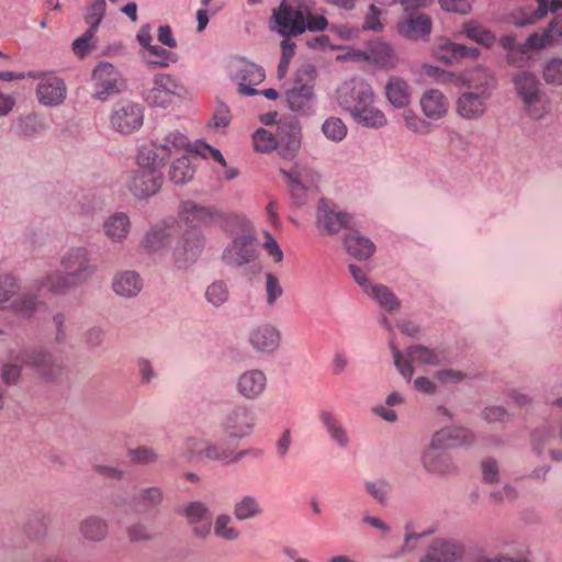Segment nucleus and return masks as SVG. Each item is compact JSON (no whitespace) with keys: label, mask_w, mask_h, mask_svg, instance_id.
Segmentation results:
<instances>
[{"label":"nucleus","mask_w":562,"mask_h":562,"mask_svg":"<svg viewBox=\"0 0 562 562\" xmlns=\"http://www.w3.org/2000/svg\"><path fill=\"white\" fill-rule=\"evenodd\" d=\"M18 290L19 284L14 276H0V311L5 307V303H8L13 297V295L16 294Z\"/></svg>","instance_id":"nucleus-59"},{"label":"nucleus","mask_w":562,"mask_h":562,"mask_svg":"<svg viewBox=\"0 0 562 562\" xmlns=\"http://www.w3.org/2000/svg\"><path fill=\"white\" fill-rule=\"evenodd\" d=\"M431 440L435 447L452 448L472 443L474 436L467 428L452 426L437 431Z\"/></svg>","instance_id":"nucleus-34"},{"label":"nucleus","mask_w":562,"mask_h":562,"mask_svg":"<svg viewBox=\"0 0 562 562\" xmlns=\"http://www.w3.org/2000/svg\"><path fill=\"white\" fill-rule=\"evenodd\" d=\"M281 173L290 188L291 198L296 206H302L307 201V192L316 189L319 175L311 166L295 162L291 168H280Z\"/></svg>","instance_id":"nucleus-7"},{"label":"nucleus","mask_w":562,"mask_h":562,"mask_svg":"<svg viewBox=\"0 0 562 562\" xmlns=\"http://www.w3.org/2000/svg\"><path fill=\"white\" fill-rule=\"evenodd\" d=\"M369 296L374 299L380 306L389 312H394L400 308V301L395 294L383 284H375L367 293Z\"/></svg>","instance_id":"nucleus-50"},{"label":"nucleus","mask_w":562,"mask_h":562,"mask_svg":"<svg viewBox=\"0 0 562 562\" xmlns=\"http://www.w3.org/2000/svg\"><path fill=\"white\" fill-rule=\"evenodd\" d=\"M339 105L352 116L361 108L375 101L374 92L363 80L345 82L337 92Z\"/></svg>","instance_id":"nucleus-15"},{"label":"nucleus","mask_w":562,"mask_h":562,"mask_svg":"<svg viewBox=\"0 0 562 562\" xmlns=\"http://www.w3.org/2000/svg\"><path fill=\"white\" fill-rule=\"evenodd\" d=\"M443 448L432 446V440L428 448L422 454L424 469L436 475H446L454 471V464L451 458L442 452Z\"/></svg>","instance_id":"nucleus-30"},{"label":"nucleus","mask_w":562,"mask_h":562,"mask_svg":"<svg viewBox=\"0 0 562 562\" xmlns=\"http://www.w3.org/2000/svg\"><path fill=\"white\" fill-rule=\"evenodd\" d=\"M432 56L445 63L452 64L463 58L476 59L479 56V49L468 47L463 44H457L449 38H439L431 49Z\"/></svg>","instance_id":"nucleus-25"},{"label":"nucleus","mask_w":562,"mask_h":562,"mask_svg":"<svg viewBox=\"0 0 562 562\" xmlns=\"http://www.w3.org/2000/svg\"><path fill=\"white\" fill-rule=\"evenodd\" d=\"M462 33L470 40L490 47L495 42L494 34L475 22H467L462 26Z\"/></svg>","instance_id":"nucleus-51"},{"label":"nucleus","mask_w":562,"mask_h":562,"mask_svg":"<svg viewBox=\"0 0 562 562\" xmlns=\"http://www.w3.org/2000/svg\"><path fill=\"white\" fill-rule=\"evenodd\" d=\"M351 216L339 211L336 205L322 199L317 205L316 227L321 235H335L340 229L349 227Z\"/></svg>","instance_id":"nucleus-18"},{"label":"nucleus","mask_w":562,"mask_h":562,"mask_svg":"<svg viewBox=\"0 0 562 562\" xmlns=\"http://www.w3.org/2000/svg\"><path fill=\"white\" fill-rule=\"evenodd\" d=\"M229 214L221 213L214 206H206L194 201L187 200L180 203L178 209L179 221L189 228L196 229L217 224L224 228V222Z\"/></svg>","instance_id":"nucleus-8"},{"label":"nucleus","mask_w":562,"mask_h":562,"mask_svg":"<svg viewBox=\"0 0 562 562\" xmlns=\"http://www.w3.org/2000/svg\"><path fill=\"white\" fill-rule=\"evenodd\" d=\"M374 102L368 103L366 106L357 111L351 119L359 125L368 128H381L387 124L385 113L379 109Z\"/></svg>","instance_id":"nucleus-45"},{"label":"nucleus","mask_w":562,"mask_h":562,"mask_svg":"<svg viewBox=\"0 0 562 562\" xmlns=\"http://www.w3.org/2000/svg\"><path fill=\"white\" fill-rule=\"evenodd\" d=\"M419 109L429 121H440L447 116L450 109L448 97L439 89H426L419 98Z\"/></svg>","instance_id":"nucleus-24"},{"label":"nucleus","mask_w":562,"mask_h":562,"mask_svg":"<svg viewBox=\"0 0 562 562\" xmlns=\"http://www.w3.org/2000/svg\"><path fill=\"white\" fill-rule=\"evenodd\" d=\"M463 555V548L456 541L435 539L429 544L422 562H454Z\"/></svg>","instance_id":"nucleus-29"},{"label":"nucleus","mask_w":562,"mask_h":562,"mask_svg":"<svg viewBox=\"0 0 562 562\" xmlns=\"http://www.w3.org/2000/svg\"><path fill=\"white\" fill-rule=\"evenodd\" d=\"M106 12V1L105 0H92L87 4L85 10L83 20L88 27L92 30L99 29L102 20L105 16Z\"/></svg>","instance_id":"nucleus-52"},{"label":"nucleus","mask_w":562,"mask_h":562,"mask_svg":"<svg viewBox=\"0 0 562 562\" xmlns=\"http://www.w3.org/2000/svg\"><path fill=\"white\" fill-rule=\"evenodd\" d=\"M347 252L358 260H364L372 256L375 250L374 244L357 232L348 233L344 238Z\"/></svg>","instance_id":"nucleus-44"},{"label":"nucleus","mask_w":562,"mask_h":562,"mask_svg":"<svg viewBox=\"0 0 562 562\" xmlns=\"http://www.w3.org/2000/svg\"><path fill=\"white\" fill-rule=\"evenodd\" d=\"M26 364L30 366L40 378L46 381L59 379L65 371L63 360L45 349L32 351L27 356Z\"/></svg>","instance_id":"nucleus-20"},{"label":"nucleus","mask_w":562,"mask_h":562,"mask_svg":"<svg viewBox=\"0 0 562 562\" xmlns=\"http://www.w3.org/2000/svg\"><path fill=\"white\" fill-rule=\"evenodd\" d=\"M60 266L78 284L90 279L97 270L89 250L85 247L68 249L60 258Z\"/></svg>","instance_id":"nucleus-16"},{"label":"nucleus","mask_w":562,"mask_h":562,"mask_svg":"<svg viewBox=\"0 0 562 562\" xmlns=\"http://www.w3.org/2000/svg\"><path fill=\"white\" fill-rule=\"evenodd\" d=\"M109 123L113 131L131 135L143 126V106L130 100H120L112 106Z\"/></svg>","instance_id":"nucleus-12"},{"label":"nucleus","mask_w":562,"mask_h":562,"mask_svg":"<svg viewBox=\"0 0 562 562\" xmlns=\"http://www.w3.org/2000/svg\"><path fill=\"white\" fill-rule=\"evenodd\" d=\"M490 99L488 91H465L456 101V112L463 120H479L485 114Z\"/></svg>","instance_id":"nucleus-21"},{"label":"nucleus","mask_w":562,"mask_h":562,"mask_svg":"<svg viewBox=\"0 0 562 562\" xmlns=\"http://www.w3.org/2000/svg\"><path fill=\"white\" fill-rule=\"evenodd\" d=\"M190 524H198L209 515V508L201 502H192L188 504L183 510Z\"/></svg>","instance_id":"nucleus-63"},{"label":"nucleus","mask_w":562,"mask_h":562,"mask_svg":"<svg viewBox=\"0 0 562 562\" xmlns=\"http://www.w3.org/2000/svg\"><path fill=\"white\" fill-rule=\"evenodd\" d=\"M560 44H562V19L554 18L541 33H531L519 52L526 54L529 50H540Z\"/></svg>","instance_id":"nucleus-23"},{"label":"nucleus","mask_w":562,"mask_h":562,"mask_svg":"<svg viewBox=\"0 0 562 562\" xmlns=\"http://www.w3.org/2000/svg\"><path fill=\"white\" fill-rule=\"evenodd\" d=\"M513 85L525 114L535 121L544 119L551 112V100L541 90L538 77L528 70L517 72Z\"/></svg>","instance_id":"nucleus-3"},{"label":"nucleus","mask_w":562,"mask_h":562,"mask_svg":"<svg viewBox=\"0 0 562 562\" xmlns=\"http://www.w3.org/2000/svg\"><path fill=\"white\" fill-rule=\"evenodd\" d=\"M276 130L259 128L252 135L254 148L258 153H270L277 150L284 159H292L296 156L300 145V127L294 117H285L278 121Z\"/></svg>","instance_id":"nucleus-2"},{"label":"nucleus","mask_w":562,"mask_h":562,"mask_svg":"<svg viewBox=\"0 0 562 562\" xmlns=\"http://www.w3.org/2000/svg\"><path fill=\"white\" fill-rule=\"evenodd\" d=\"M406 128L413 133L426 135L430 132V125L413 110H405L402 114Z\"/></svg>","instance_id":"nucleus-57"},{"label":"nucleus","mask_w":562,"mask_h":562,"mask_svg":"<svg viewBox=\"0 0 562 562\" xmlns=\"http://www.w3.org/2000/svg\"><path fill=\"white\" fill-rule=\"evenodd\" d=\"M162 491L158 486L142 488L134 496L133 504L138 512H147L156 508L162 502Z\"/></svg>","instance_id":"nucleus-49"},{"label":"nucleus","mask_w":562,"mask_h":562,"mask_svg":"<svg viewBox=\"0 0 562 562\" xmlns=\"http://www.w3.org/2000/svg\"><path fill=\"white\" fill-rule=\"evenodd\" d=\"M139 54L150 68H169L179 60L177 53L157 44H153L146 50H140Z\"/></svg>","instance_id":"nucleus-42"},{"label":"nucleus","mask_w":562,"mask_h":562,"mask_svg":"<svg viewBox=\"0 0 562 562\" xmlns=\"http://www.w3.org/2000/svg\"><path fill=\"white\" fill-rule=\"evenodd\" d=\"M329 439L340 449H347L351 443V437L342 422L330 411H321L318 415Z\"/></svg>","instance_id":"nucleus-33"},{"label":"nucleus","mask_w":562,"mask_h":562,"mask_svg":"<svg viewBox=\"0 0 562 562\" xmlns=\"http://www.w3.org/2000/svg\"><path fill=\"white\" fill-rule=\"evenodd\" d=\"M72 278L66 272L50 271L36 280L35 286L38 291H47L55 295L66 294L70 289L77 286Z\"/></svg>","instance_id":"nucleus-37"},{"label":"nucleus","mask_w":562,"mask_h":562,"mask_svg":"<svg viewBox=\"0 0 562 562\" xmlns=\"http://www.w3.org/2000/svg\"><path fill=\"white\" fill-rule=\"evenodd\" d=\"M542 77L550 86H562V58L549 59L543 67Z\"/></svg>","instance_id":"nucleus-58"},{"label":"nucleus","mask_w":562,"mask_h":562,"mask_svg":"<svg viewBox=\"0 0 562 562\" xmlns=\"http://www.w3.org/2000/svg\"><path fill=\"white\" fill-rule=\"evenodd\" d=\"M130 463L134 465H149L158 461V453L147 446L131 448L126 452Z\"/></svg>","instance_id":"nucleus-55"},{"label":"nucleus","mask_w":562,"mask_h":562,"mask_svg":"<svg viewBox=\"0 0 562 562\" xmlns=\"http://www.w3.org/2000/svg\"><path fill=\"white\" fill-rule=\"evenodd\" d=\"M248 341L257 352L272 353L280 346L281 333L271 324H260L250 329Z\"/></svg>","instance_id":"nucleus-27"},{"label":"nucleus","mask_w":562,"mask_h":562,"mask_svg":"<svg viewBox=\"0 0 562 562\" xmlns=\"http://www.w3.org/2000/svg\"><path fill=\"white\" fill-rule=\"evenodd\" d=\"M46 124L38 115L31 113L19 119L18 132L23 136H34L46 130Z\"/></svg>","instance_id":"nucleus-54"},{"label":"nucleus","mask_w":562,"mask_h":562,"mask_svg":"<svg viewBox=\"0 0 562 562\" xmlns=\"http://www.w3.org/2000/svg\"><path fill=\"white\" fill-rule=\"evenodd\" d=\"M387 101L397 109H405L412 100V89L408 82L398 76H391L385 85Z\"/></svg>","instance_id":"nucleus-39"},{"label":"nucleus","mask_w":562,"mask_h":562,"mask_svg":"<svg viewBox=\"0 0 562 562\" xmlns=\"http://www.w3.org/2000/svg\"><path fill=\"white\" fill-rule=\"evenodd\" d=\"M464 82L469 87V91H488L490 98L495 89L496 81L493 74L484 67H475L468 70L464 76Z\"/></svg>","instance_id":"nucleus-43"},{"label":"nucleus","mask_w":562,"mask_h":562,"mask_svg":"<svg viewBox=\"0 0 562 562\" xmlns=\"http://www.w3.org/2000/svg\"><path fill=\"white\" fill-rule=\"evenodd\" d=\"M405 11V14L397 22V33L412 41H425L429 40V35L432 29L431 19L418 11Z\"/></svg>","instance_id":"nucleus-19"},{"label":"nucleus","mask_w":562,"mask_h":562,"mask_svg":"<svg viewBox=\"0 0 562 562\" xmlns=\"http://www.w3.org/2000/svg\"><path fill=\"white\" fill-rule=\"evenodd\" d=\"M548 13V0H527V3L510 14V21L518 27L531 25Z\"/></svg>","instance_id":"nucleus-32"},{"label":"nucleus","mask_w":562,"mask_h":562,"mask_svg":"<svg viewBox=\"0 0 562 562\" xmlns=\"http://www.w3.org/2000/svg\"><path fill=\"white\" fill-rule=\"evenodd\" d=\"M192 154L182 155L175 159L169 169V179L175 184H184L191 181L195 173V168L191 161Z\"/></svg>","instance_id":"nucleus-47"},{"label":"nucleus","mask_w":562,"mask_h":562,"mask_svg":"<svg viewBox=\"0 0 562 562\" xmlns=\"http://www.w3.org/2000/svg\"><path fill=\"white\" fill-rule=\"evenodd\" d=\"M78 530L83 541L99 543L109 536V522L98 515H89L80 520Z\"/></svg>","instance_id":"nucleus-35"},{"label":"nucleus","mask_w":562,"mask_h":562,"mask_svg":"<svg viewBox=\"0 0 562 562\" xmlns=\"http://www.w3.org/2000/svg\"><path fill=\"white\" fill-rule=\"evenodd\" d=\"M223 426L229 437L243 438L251 432L255 426L254 416L247 408L237 407L225 417Z\"/></svg>","instance_id":"nucleus-31"},{"label":"nucleus","mask_w":562,"mask_h":562,"mask_svg":"<svg viewBox=\"0 0 562 562\" xmlns=\"http://www.w3.org/2000/svg\"><path fill=\"white\" fill-rule=\"evenodd\" d=\"M214 535L224 541L235 542L241 537L240 529L234 522V518L228 514H220L213 522Z\"/></svg>","instance_id":"nucleus-48"},{"label":"nucleus","mask_w":562,"mask_h":562,"mask_svg":"<svg viewBox=\"0 0 562 562\" xmlns=\"http://www.w3.org/2000/svg\"><path fill=\"white\" fill-rule=\"evenodd\" d=\"M112 288L120 296L133 297L143 289V280L135 271H123L114 276Z\"/></svg>","instance_id":"nucleus-41"},{"label":"nucleus","mask_w":562,"mask_h":562,"mask_svg":"<svg viewBox=\"0 0 562 562\" xmlns=\"http://www.w3.org/2000/svg\"><path fill=\"white\" fill-rule=\"evenodd\" d=\"M187 448L192 454L203 456L212 461H220L224 464L237 463L240 459L248 454L260 456V451L256 450H240L235 451V447L227 442H213L205 443L198 438H189L187 440Z\"/></svg>","instance_id":"nucleus-10"},{"label":"nucleus","mask_w":562,"mask_h":562,"mask_svg":"<svg viewBox=\"0 0 562 562\" xmlns=\"http://www.w3.org/2000/svg\"><path fill=\"white\" fill-rule=\"evenodd\" d=\"M223 231L232 238L231 244L222 252L225 265L241 267L257 258L256 233L245 216L229 214L224 222Z\"/></svg>","instance_id":"nucleus-1"},{"label":"nucleus","mask_w":562,"mask_h":562,"mask_svg":"<svg viewBox=\"0 0 562 562\" xmlns=\"http://www.w3.org/2000/svg\"><path fill=\"white\" fill-rule=\"evenodd\" d=\"M204 247V236L199 232L187 233L181 241V248L175 252L176 262L183 267L196 260Z\"/></svg>","instance_id":"nucleus-36"},{"label":"nucleus","mask_w":562,"mask_h":562,"mask_svg":"<svg viewBox=\"0 0 562 562\" xmlns=\"http://www.w3.org/2000/svg\"><path fill=\"white\" fill-rule=\"evenodd\" d=\"M315 68L303 65L295 72L293 83L284 92V101L292 111L303 114L311 113L314 104Z\"/></svg>","instance_id":"nucleus-5"},{"label":"nucleus","mask_w":562,"mask_h":562,"mask_svg":"<svg viewBox=\"0 0 562 562\" xmlns=\"http://www.w3.org/2000/svg\"><path fill=\"white\" fill-rule=\"evenodd\" d=\"M368 63L382 69H393L398 58L393 47L383 41H374L368 45Z\"/></svg>","instance_id":"nucleus-38"},{"label":"nucleus","mask_w":562,"mask_h":562,"mask_svg":"<svg viewBox=\"0 0 562 562\" xmlns=\"http://www.w3.org/2000/svg\"><path fill=\"white\" fill-rule=\"evenodd\" d=\"M229 289L226 282L217 280L212 282L205 290L206 301L215 307L222 306L228 301Z\"/></svg>","instance_id":"nucleus-56"},{"label":"nucleus","mask_w":562,"mask_h":562,"mask_svg":"<svg viewBox=\"0 0 562 562\" xmlns=\"http://www.w3.org/2000/svg\"><path fill=\"white\" fill-rule=\"evenodd\" d=\"M176 235V227L171 222H161L153 225L140 240V247L155 254L168 247Z\"/></svg>","instance_id":"nucleus-28"},{"label":"nucleus","mask_w":562,"mask_h":562,"mask_svg":"<svg viewBox=\"0 0 562 562\" xmlns=\"http://www.w3.org/2000/svg\"><path fill=\"white\" fill-rule=\"evenodd\" d=\"M92 98L105 101L117 94L125 86V80L120 70L111 63H99L91 72Z\"/></svg>","instance_id":"nucleus-9"},{"label":"nucleus","mask_w":562,"mask_h":562,"mask_svg":"<svg viewBox=\"0 0 562 562\" xmlns=\"http://www.w3.org/2000/svg\"><path fill=\"white\" fill-rule=\"evenodd\" d=\"M322 132L329 140L339 143L346 138L348 128L341 119L330 116L324 121Z\"/></svg>","instance_id":"nucleus-53"},{"label":"nucleus","mask_w":562,"mask_h":562,"mask_svg":"<svg viewBox=\"0 0 562 562\" xmlns=\"http://www.w3.org/2000/svg\"><path fill=\"white\" fill-rule=\"evenodd\" d=\"M265 71L256 64L239 61L233 75L234 81L238 86V92L244 95L258 94V90L254 87L260 85L265 80Z\"/></svg>","instance_id":"nucleus-26"},{"label":"nucleus","mask_w":562,"mask_h":562,"mask_svg":"<svg viewBox=\"0 0 562 562\" xmlns=\"http://www.w3.org/2000/svg\"><path fill=\"white\" fill-rule=\"evenodd\" d=\"M37 297L30 293H23L12 303V307L14 308V311L22 314L23 316L32 315L37 308Z\"/></svg>","instance_id":"nucleus-61"},{"label":"nucleus","mask_w":562,"mask_h":562,"mask_svg":"<svg viewBox=\"0 0 562 562\" xmlns=\"http://www.w3.org/2000/svg\"><path fill=\"white\" fill-rule=\"evenodd\" d=\"M263 509L259 499L252 495L241 496L233 507L234 518L239 521L254 519L262 515Z\"/></svg>","instance_id":"nucleus-46"},{"label":"nucleus","mask_w":562,"mask_h":562,"mask_svg":"<svg viewBox=\"0 0 562 562\" xmlns=\"http://www.w3.org/2000/svg\"><path fill=\"white\" fill-rule=\"evenodd\" d=\"M30 78L38 79L36 97L44 106H57L61 104L67 95V88L64 80L53 74L29 72Z\"/></svg>","instance_id":"nucleus-17"},{"label":"nucleus","mask_w":562,"mask_h":562,"mask_svg":"<svg viewBox=\"0 0 562 562\" xmlns=\"http://www.w3.org/2000/svg\"><path fill=\"white\" fill-rule=\"evenodd\" d=\"M130 216L124 212L110 215L103 223V233L112 243H123L131 232Z\"/></svg>","instance_id":"nucleus-40"},{"label":"nucleus","mask_w":562,"mask_h":562,"mask_svg":"<svg viewBox=\"0 0 562 562\" xmlns=\"http://www.w3.org/2000/svg\"><path fill=\"white\" fill-rule=\"evenodd\" d=\"M390 346L396 369L401 375L408 381L412 379L414 373L412 362L417 364L439 366L443 359L441 352L429 349L423 345H415L409 347L407 350L408 359L402 355L393 341L390 344Z\"/></svg>","instance_id":"nucleus-13"},{"label":"nucleus","mask_w":562,"mask_h":562,"mask_svg":"<svg viewBox=\"0 0 562 562\" xmlns=\"http://www.w3.org/2000/svg\"><path fill=\"white\" fill-rule=\"evenodd\" d=\"M308 13V5L282 0L278 8L273 9L271 21L280 36H300L305 32V20Z\"/></svg>","instance_id":"nucleus-6"},{"label":"nucleus","mask_w":562,"mask_h":562,"mask_svg":"<svg viewBox=\"0 0 562 562\" xmlns=\"http://www.w3.org/2000/svg\"><path fill=\"white\" fill-rule=\"evenodd\" d=\"M97 30L88 27L86 32L72 42V50L79 57H85L92 48H94L93 38Z\"/></svg>","instance_id":"nucleus-60"},{"label":"nucleus","mask_w":562,"mask_h":562,"mask_svg":"<svg viewBox=\"0 0 562 562\" xmlns=\"http://www.w3.org/2000/svg\"><path fill=\"white\" fill-rule=\"evenodd\" d=\"M162 172L156 165L143 166L137 156V169L130 176L126 187L138 200L155 195L162 184Z\"/></svg>","instance_id":"nucleus-11"},{"label":"nucleus","mask_w":562,"mask_h":562,"mask_svg":"<svg viewBox=\"0 0 562 562\" xmlns=\"http://www.w3.org/2000/svg\"><path fill=\"white\" fill-rule=\"evenodd\" d=\"M193 147L194 145L190 144L186 135L173 131L149 146L143 147L139 150V161L143 166L151 164L161 169L172 157L193 154Z\"/></svg>","instance_id":"nucleus-4"},{"label":"nucleus","mask_w":562,"mask_h":562,"mask_svg":"<svg viewBox=\"0 0 562 562\" xmlns=\"http://www.w3.org/2000/svg\"><path fill=\"white\" fill-rule=\"evenodd\" d=\"M367 492L380 504H384L390 493V485L384 480L366 483Z\"/></svg>","instance_id":"nucleus-64"},{"label":"nucleus","mask_w":562,"mask_h":562,"mask_svg":"<svg viewBox=\"0 0 562 562\" xmlns=\"http://www.w3.org/2000/svg\"><path fill=\"white\" fill-rule=\"evenodd\" d=\"M267 385L268 378L262 370L248 369L238 375L235 387L240 397L255 401L265 394Z\"/></svg>","instance_id":"nucleus-22"},{"label":"nucleus","mask_w":562,"mask_h":562,"mask_svg":"<svg viewBox=\"0 0 562 562\" xmlns=\"http://www.w3.org/2000/svg\"><path fill=\"white\" fill-rule=\"evenodd\" d=\"M231 110L224 103H218L212 119L209 122V126L214 130H222L228 126L231 123Z\"/></svg>","instance_id":"nucleus-62"},{"label":"nucleus","mask_w":562,"mask_h":562,"mask_svg":"<svg viewBox=\"0 0 562 562\" xmlns=\"http://www.w3.org/2000/svg\"><path fill=\"white\" fill-rule=\"evenodd\" d=\"M183 92V87L168 74H156L153 86L145 90L144 100L150 106L166 109Z\"/></svg>","instance_id":"nucleus-14"}]
</instances>
